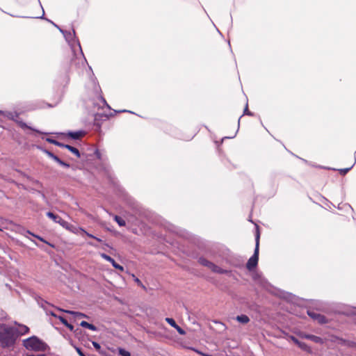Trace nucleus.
Returning <instances> with one entry per match:
<instances>
[{"label": "nucleus", "mask_w": 356, "mask_h": 356, "mask_svg": "<svg viewBox=\"0 0 356 356\" xmlns=\"http://www.w3.org/2000/svg\"><path fill=\"white\" fill-rule=\"evenodd\" d=\"M0 330V346L3 348L13 347L19 337L17 327L1 324Z\"/></svg>", "instance_id": "1"}, {"label": "nucleus", "mask_w": 356, "mask_h": 356, "mask_svg": "<svg viewBox=\"0 0 356 356\" xmlns=\"http://www.w3.org/2000/svg\"><path fill=\"white\" fill-rule=\"evenodd\" d=\"M24 347L33 351H45L49 346L38 337L33 335L22 341Z\"/></svg>", "instance_id": "2"}, {"label": "nucleus", "mask_w": 356, "mask_h": 356, "mask_svg": "<svg viewBox=\"0 0 356 356\" xmlns=\"http://www.w3.org/2000/svg\"><path fill=\"white\" fill-rule=\"evenodd\" d=\"M259 240H260V232L259 227L255 225V248L253 254L248 259L246 263V268L249 271H252L255 269L258 265L259 261Z\"/></svg>", "instance_id": "3"}, {"label": "nucleus", "mask_w": 356, "mask_h": 356, "mask_svg": "<svg viewBox=\"0 0 356 356\" xmlns=\"http://www.w3.org/2000/svg\"><path fill=\"white\" fill-rule=\"evenodd\" d=\"M60 32L63 35L65 40L70 46L74 54L75 53V50H74L75 45H77L79 47L81 55L82 56L84 61L87 63L86 58H85L83 52L82 51L80 42L76 36V32H75L74 29L72 28V32L70 31L60 29Z\"/></svg>", "instance_id": "4"}, {"label": "nucleus", "mask_w": 356, "mask_h": 356, "mask_svg": "<svg viewBox=\"0 0 356 356\" xmlns=\"http://www.w3.org/2000/svg\"><path fill=\"white\" fill-rule=\"evenodd\" d=\"M197 261L202 266L209 268L213 273L220 275H227L229 276L232 275L231 270L222 269V268L219 267L212 261H209L204 257H199Z\"/></svg>", "instance_id": "5"}, {"label": "nucleus", "mask_w": 356, "mask_h": 356, "mask_svg": "<svg viewBox=\"0 0 356 356\" xmlns=\"http://www.w3.org/2000/svg\"><path fill=\"white\" fill-rule=\"evenodd\" d=\"M46 216L49 218L51 219L54 222L58 223L60 225L67 230H70L72 225L68 222L63 220L60 216L51 211L47 212Z\"/></svg>", "instance_id": "6"}, {"label": "nucleus", "mask_w": 356, "mask_h": 356, "mask_svg": "<svg viewBox=\"0 0 356 356\" xmlns=\"http://www.w3.org/2000/svg\"><path fill=\"white\" fill-rule=\"evenodd\" d=\"M86 134L85 130L69 131L65 135L72 140H79Z\"/></svg>", "instance_id": "7"}, {"label": "nucleus", "mask_w": 356, "mask_h": 356, "mask_svg": "<svg viewBox=\"0 0 356 356\" xmlns=\"http://www.w3.org/2000/svg\"><path fill=\"white\" fill-rule=\"evenodd\" d=\"M291 340L297 345L301 350L307 352V353H311L312 350L310 346H309L306 343L300 341L298 338H296L294 336H290Z\"/></svg>", "instance_id": "8"}, {"label": "nucleus", "mask_w": 356, "mask_h": 356, "mask_svg": "<svg viewBox=\"0 0 356 356\" xmlns=\"http://www.w3.org/2000/svg\"><path fill=\"white\" fill-rule=\"evenodd\" d=\"M165 321L173 328H175L177 332L181 335H185L186 331L177 325L176 321L172 318L167 317L165 318Z\"/></svg>", "instance_id": "9"}, {"label": "nucleus", "mask_w": 356, "mask_h": 356, "mask_svg": "<svg viewBox=\"0 0 356 356\" xmlns=\"http://www.w3.org/2000/svg\"><path fill=\"white\" fill-rule=\"evenodd\" d=\"M101 257L103 259H104L106 261H109L115 269H118L120 271L124 270V267L120 265L119 264H118L115 261V259L113 258H112L111 256H109L105 253H102V254H101Z\"/></svg>", "instance_id": "10"}, {"label": "nucleus", "mask_w": 356, "mask_h": 356, "mask_svg": "<svg viewBox=\"0 0 356 356\" xmlns=\"http://www.w3.org/2000/svg\"><path fill=\"white\" fill-rule=\"evenodd\" d=\"M337 343L339 345L346 346L348 348H355L356 347V343L353 341L344 339L343 338H338L337 339Z\"/></svg>", "instance_id": "11"}, {"label": "nucleus", "mask_w": 356, "mask_h": 356, "mask_svg": "<svg viewBox=\"0 0 356 356\" xmlns=\"http://www.w3.org/2000/svg\"><path fill=\"white\" fill-rule=\"evenodd\" d=\"M60 147L67 149L70 152H72L73 154H74L77 158H81V153L76 147H73L70 145H67V144H64L63 143L60 145Z\"/></svg>", "instance_id": "12"}, {"label": "nucleus", "mask_w": 356, "mask_h": 356, "mask_svg": "<svg viewBox=\"0 0 356 356\" xmlns=\"http://www.w3.org/2000/svg\"><path fill=\"white\" fill-rule=\"evenodd\" d=\"M56 309L62 312H65V313L71 314V315L74 316V317H84V318L88 317L85 314L79 312L64 309H61L60 307H56Z\"/></svg>", "instance_id": "13"}, {"label": "nucleus", "mask_w": 356, "mask_h": 356, "mask_svg": "<svg viewBox=\"0 0 356 356\" xmlns=\"http://www.w3.org/2000/svg\"><path fill=\"white\" fill-rule=\"evenodd\" d=\"M15 122H17V124L23 129H31L36 133H38V134H47V133H43L32 127H30L29 126L26 122H23L22 120H15Z\"/></svg>", "instance_id": "14"}, {"label": "nucleus", "mask_w": 356, "mask_h": 356, "mask_svg": "<svg viewBox=\"0 0 356 356\" xmlns=\"http://www.w3.org/2000/svg\"><path fill=\"white\" fill-rule=\"evenodd\" d=\"M303 337L307 339L311 340L316 343H323V339L316 335L305 334H304Z\"/></svg>", "instance_id": "15"}, {"label": "nucleus", "mask_w": 356, "mask_h": 356, "mask_svg": "<svg viewBox=\"0 0 356 356\" xmlns=\"http://www.w3.org/2000/svg\"><path fill=\"white\" fill-rule=\"evenodd\" d=\"M26 233H27V234H30V235H31V236H33V237H35V238L38 239L39 241H42V242H43V243H44L47 244V245H49L50 247H51V248H55V245H54L53 243H50V242L47 241V240H45L43 237L40 236V235L35 234H34V233L31 232V231H29V230H27V231H26Z\"/></svg>", "instance_id": "16"}, {"label": "nucleus", "mask_w": 356, "mask_h": 356, "mask_svg": "<svg viewBox=\"0 0 356 356\" xmlns=\"http://www.w3.org/2000/svg\"><path fill=\"white\" fill-rule=\"evenodd\" d=\"M15 324L17 325L19 327V329H18L19 337L28 334L30 330L28 326L22 324H19L16 321L15 322Z\"/></svg>", "instance_id": "17"}, {"label": "nucleus", "mask_w": 356, "mask_h": 356, "mask_svg": "<svg viewBox=\"0 0 356 356\" xmlns=\"http://www.w3.org/2000/svg\"><path fill=\"white\" fill-rule=\"evenodd\" d=\"M92 344L95 348V350L102 355V356H108V353L102 349L100 344L97 341H92Z\"/></svg>", "instance_id": "18"}, {"label": "nucleus", "mask_w": 356, "mask_h": 356, "mask_svg": "<svg viewBox=\"0 0 356 356\" xmlns=\"http://www.w3.org/2000/svg\"><path fill=\"white\" fill-rule=\"evenodd\" d=\"M236 320L241 324H247L250 321V318L246 314L236 316Z\"/></svg>", "instance_id": "19"}, {"label": "nucleus", "mask_w": 356, "mask_h": 356, "mask_svg": "<svg viewBox=\"0 0 356 356\" xmlns=\"http://www.w3.org/2000/svg\"><path fill=\"white\" fill-rule=\"evenodd\" d=\"M80 326H81L82 327H85V328H87V329H89L92 331H97V327L92 324V323H90L87 321H82L81 323H80Z\"/></svg>", "instance_id": "20"}, {"label": "nucleus", "mask_w": 356, "mask_h": 356, "mask_svg": "<svg viewBox=\"0 0 356 356\" xmlns=\"http://www.w3.org/2000/svg\"><path fill=\"white\" fill-rule=\"evenodd\" d=\"M19 115V114L17 113V112H11V111H5V114H4V117L9 119V120H13V121H15V118H17Z\"/></svg>", "instance_id": "21"}, {"label": "nucleus", "mask_w": 356, "mask_h": 356, "mask_svg": "<svg viewBox=\"0 0 356 356\" xmlns=\"http://www.w3.org/2000/svg\"><path fill=\"white\" fill-rule=\"evenodd\" d=\"M113 219L120 227H124L126 225L125 220L121 216L115 215Z\"/></svg>", "instance_id": "22"}, {"label": "nucleus", "mask_w": 356, "mask_h": 356, "mask_svg": "<svg viewBox=\"0 0 356 356\" xmlns=\"http://www.w3.org/2000/svg\"><path fill=\"white\" fill-rule=\"evenodd\" d=\"M38 302V305H40V307H42L44 310H47L48 307H53L52 305H50L48 302H47L46 300H44L43 299H41Z\"/></svg>", "instance_id": "23"}, {"label": "nucleus", "mask_w": 356, "mask_h": 356, "mask_svg": "<svg viewBox=\"0 0 356 356\" xmlns=\"http://www.w3.org/2000/svg\"><path fill=\"white\" fill-rule=\"evenodd\" d=\"M46 141L48 142L50 144H53L56 146H58L59 147H60V145L62 144L61 142L53 138H46Z\"/></svg>", "instance_id": "24"}, {"label": "nucleus", "mask_w": 356, "mask_h": 356, "mask_svg": "<svg viewBox=\"0 0 356 356\" xmlns=\"http://www.w3.org/2000/svg\"><path fill=\"white\" fill-rule=\"evenodd\" d=\"M307 313V315L314 320H316V318H318V317H319V314H320L319 313H317L312 309H308Z\"/></svg>", "instance_id": "25"}, {"label": "nucleus", "mask_w": 356, "mask_h": 356, "mask_svg": "<svg viewBox=\"0 0 356 356\" xmlns=\"http://www.w3.org/2000/svg\"><path fill=\"white\" fill-rule=\"evenodd\" d=\"M118 352L120 356H131V353L128 350L121 347L118 348Z\"/></svg>", "instance_id": "26"}, {"label": "nucleus", "mask_w": 356, "mask_h": 356, "mask_svg": "<svg viewBox=\"0 0 356 356\" xmlns=\"http://www.w3.org/2000/svg\"><path fill=\"white\" fill-rule=\"evenodd\" d=\"M22 175L23 176L26 177L29 180L31 181L33 184H36L40 187H42V184L40 181L32 179L30 176L26 175L25 173H23Z\"/></svg>", "instance_id": "27"}, {"label": "nucleus", "mask_w": 356, "mask_h": 356, "mask_svg": "<svg viewBox=\"0 0 356 356\" xmlns=\"http://www.w3.org/2000/svg\"><path fill=\"white\" fill-rule=\"evenodd\" d=\"M316 321H317L320 324H325L327 322V318L321 314H319V317H318Z\"/></svg>", "instance_id": "28"}, {"label": "nucleus", "mask_w": 356, "mask_h": 356, "mask_svg": "<svg viewBox=\"0 0 356 356\" xmlns=\"http://www.w3.org/2000/svg\"><path fill=\"white\" fill-rule=\"evenodd\" d=\"M79 356H86L80 347L72 344Z\"/></svg>", "instance_id": "29"}, {"label": "nucleus", "mask_w": 356, "mask_h": 356, "mask_svg": "<svg viewBox=\"0 0 356 356\" xmlns=\"http://www.w3.org/2000/svg\"><path fill=\"white\" fill-rule=\"evenodd\" d=\"M353 165H352L351 167L350 168H341V169H339V172L341 175H345L346 174H347L350 170V169L353 168Z\"/></svg>", "instance_id": "30"}, {"label": "nucleus", "mask_w": 356, "mask_h": 356, "mask_svg": "<svg viewBox=\"0 0 356 356\" xmlns=\"http://www.w3.org/2000/svg\"><path fill=\"white\" fill-rule=\"evenodd\" d=\"M243 115L253 116L254 113L248 110V103L245 105V107L243 111Z\"/></svg>", "instance_id": "31"}, {"label": "nucleus", "mask_w": 356, "mask_h": 356, "mask_svg": "<svg viewBox=\"0 0 356 356\" xmlns=\"http://www.w3.org/2000/svg\"><path fill=\"white\" fill-rule=\"evenodd\" d=\"M241 117H242V116H241V117L239 118L238 120V129H237V130H236V131L235 134H234V136H225V137H223V138H222V141H223V140H225V139L234 138L236 136V133L238 132V129H239V125H240V119H241Z\"/></svg>", "instance_id": "32"}, {"label": "nucleus", "mask_w": 356, "mask_h": 356, "mask_svg": "<svg viewBox=\"0 0 356 356\" xmlns=\"http://www.w3.org/2000/svg\"><path fill=\"white\" fill-rule=\"evenodd\" d=\"M40 149L46 154L47 155L50 159L53 157L54 156V153L51 152V151L47 149H44V148H40Z\"/></svg>", "instance_id": "33"}, {"label": "nucleus", "mask_w": 356, "mask_h": 356, "mask_svg": "<svg viewBox=\"0 0 356 356\" xmlns=\"http://www.w3.org/2000/svg\"><path fill=\"white\" fill-rule=\"evenodd\" d=\"M47 315H50L55 317H57V314L52 310H49V308L47 309V310H44Z\"/></svg>", "instance_id": "34"}, {"label": "nucleus", "mask_w": 356, "mask_h": 356, "mask_svg": "<svg viewBox=\"0 0 356 356\" xmlns=\"http://www.w3.org/2000/svg\"><path fill=\"white\" fill-rule=\"evenodd\" d=\"M99 99L101 100V102L104 104V105H105L108 108L111 109V107L110 106L107 104L106 99H104V97L102 95H99Z\"/></svg>", "instance_id": "35"}, {"label": "nucleus", "mask_w": 356, "mask_h": 356, "mask_svg": "<svg viewBox=\"0 0 356 356\" xmlns=\"http://www.w3.org/2000/svg\"><path fill=\"white\" fill-rule=\"evenodd\" d=\"M59 165L63 168H69L71 167L70 164L61 160L60 163H59Z\"/></svg>", "instance_id": "36"}, {"label": "nucleus", "mask_w": 356, "mask_h": 356, "mask_svg": "<svg viewBox=\"0 0 356 356\" xmlns=\"http://www.w3.org/2000/svg\"><path fill=\"white\" fill-rule=\"evenodd\" d=\"M189 349L192 350L193 351L195 352L196 353H197L198 355L202 356L204 353L198 349H197L196 348H194V347H190Z\"/></svg>", "instance_id": "37"}, {"label": "nucleus", "mask_w": 356, "mask_h": 356, "mask_svg": "<svg viewBox=\"0 0 356 356\" xmlns=\"http://www.w3.org/2000/svg\"><path fill=\"white\" fill-rule=\"evenodd\" d=\"M95 155L96 156V157L99 159V160H102V154L101 152H99V150L98 149H96L95 151Z\"/></svg>", "instance_id": "38"}, {"label": "nucleus", "mask_w": 356, "mask_h": 356, "mask_svg": "<svg viewBox=\"0 0 356 356\" xmlns=\"http://www.w3.org/2000/svg\"><path fill=\"white\" fill-rule=\"evenodd\" d=\"M56 318L59 319V321L63 324L65 325L67 321L62 316H59V315H57V317H56Z\"/></svg>", "instance_id": "39"}, {"label": "nucleus", "mask_w": 356, "mask_h": 356, "mask_svg": "<svg viewBox=\"0 0 356 356\" xmlns=\"http://www.w3.org/2000/svg\"><path fill=\"white\" fill-rule=\"evenodd\" d=\"M66 327H67L71 332H73L74 330V327L69 323L68 322H67L65 325H64Z\"/></svg>", "instance_id": "40"}, {"label": "nucleus", "mask_w": 356, "mask_h": 356, "mask_svg": "<svg viewBox=\"0 0 356 356\" xmlns=\"http://www.w3.org/2000/svg\"><path fill=\"white\" fill-rule=\"evenodd\" d=\"M51 159L54 160L55 162H56L58 164H59L61 161V159L56 154H54L53 157Z\"/></svg>", "instance_id": "41"}, {"label": "nucleus", "mask_w": 356, "mask_h": 356, "mask_svg": "<svg viewBox=\"0 0 356 356\" xmlns=\"http://www.w3.org/2000/svg\"><path fill=\"white\" fill-rule=\"evenodd\" d=\"M35 18L46 19L47 21H48L49 22H50V23H51V24H53V23H54V22H52L51 20L48 19H46V18L44 17V10H43V13H42V15L41 16H40V17H36Z\"/></svg>", "instance_id": "42"}, {"label": "nucleus", "mask_w": 356, "mask_h": 356, "mask_svg": "<svg viewBox=\"0 0 356 356\" xmlns=\"http://www.w3.org/2000/svg\"><path fill=\"white\" fill-rule=\"evenodd\" d=\"M73 332L74 333L75 336H77L78 334H80L82 332V330L79 328H74Z\"/></svg>", "instance_id": "43"}, {"label": "nucleus", "mask_w": 356, "mask_h": 356, "mask_svg": "<svg viewBox=\"0 0 356 356\" xmlns=\"http://www.w3.org/2000/svg\"><path fill=\"white\" fill-rule=\"evenodd\" d=\"M5 317H6L5 312L1 309H0V320L3 319Z\"/></svg>", "instance_id": "44"}, {"label": "nucleus", "mask_w": 356, "mask_h": 356, "mask_svg": "<svg viewBox=\"0 0 356 356\" xmlns=\"http://www.w3.org/2000/svg\"><path fill=\"white\" fill-rule=\"evenodd\" d=\"M38 193L41 196V197H42L43 200L47 199L45 194L42 191H38Z\"/></svg>", "instance_id": "45"}, {"label": "nucleus", "mask_w": 356, "mask_h": 356, "mask_svg": "<svg viewBox=\"0 0 356 356\" xmlns=\"http://www.w3.org/2000/svg\"><path fill=\"white\" fill-rule=\"evenodd\" d=\"M114 112L115 113H124V112L125 113V112H127V113H134V112L128 111V110H120V111L114 110Z\"/></svg>", "instance_id": "46"}, {"label": "nucleus", "mask_w": 356, "mask_h": 356, "mask_svg": "<svg viewBox=\"0 0 356 356\" xmlns=\"http://www.w3.org/2000/svg\"><path fill=\"white\" fill-rule=\"evenodd\" d=\"M252 278H253L254 280H257L259 279H261V275L259 274L256 273V274L253 275Z\"/></svg>", "instance_id": "47"}, {"label": "nucleus", "mask_w": 356, "mask_h": 356, "mask_svg": "<svg viewBox=\"0 0 356 356\" xmlns=\"http://www.w3.org/2000/svg\"><path fill=\"white\" fill-rule=\"evenodd\" d=\"M81 230H82V231H83V232L86 233V234L88 237H90V238H95V236H94L93 234H90V233H88V232H86V231H85V230H83V229H81Z\"/></svg>", "instance_id": "48"}, {"label": "nucleus", "mask_w": 356, "mask_h": 356, "mask_svg": "<svg viewBox=\"0 0 356 356\" xmlns=\"http://www.w3.org/2000/svg\"><path fill=\"white\" fill-rule=\"evenodd\" d=\"M134 281L138 284H141L140 280L138 277H135Z\"/></svg>", "instance_id": "49"}, {"label": "nucleus", "mask_w": 356, "mask_h": 356, "mask_svg": "<svg viewBox=\"0 0 356 356\" xmlns=\"http://www.w3.org/2000/svg\"><path fill=\"white\" fill-rule=\"evenodd\" d=\"M27 356H46L45 354H39V355H28Z\"/></svg>", "instance_id": "50"}, {"label": "nucleus", "mask_w": 356, "mask_h": 356, "mask_svg": "<svg viewBox=\"0 0 356 356\" xmlns=\"http://www.w3.org/2000/svg\"><path fill=\"white\" fill-rule=\"evenodd\" d=\"M108 349L111 351L112 353H115V349L114 348H110L108 347Z\"/></svg>", "instance_id": "51"}, {"label": "nucleus", "mask_w": 356, "mask_h": 356, "mask_svg": "<svg viewBox=\"0 0 356 356\" xmlns=\"http://www.w3.org/2000/svg\"><path fill=\"white\" fill-rule=\"evenodd\" d=\"M53 25H54L56 28H57L59 31H60V29H61L58 25H57V24H55V23H53Z\"/></svg>", "instance_id": "52"}, {"label": "nucleus", "mask_w": 356, "mask_h": 356, "mask_svg": "<svg viewBox=\"0 0 356 356\" xmlns=\"http://www.w3.org/2000/svg\"><path fill=\"white\" fill-rule=\"evenodd\" d=\"M94 239H95L96 241H97L98 242H102V240L97 236H95V238H94Z\"/></svg>", "instance_id": "53"}, {"label": "nucleus", "mask_w": 356, "mask_h": 356, "mask_svg": "<svg viewBox=\"0 0 356 356\" xmlns=\"http://www.w3.org/2000/svg\"><path fill=\"white\" fill-rule=\"evenodd\" d=\"M5 111L0 110V115H3L4 117Z\"/></svg>", "instance_id": "54"}, {"label": "nucleus", "mask_w": 356, "mask_h": 356, "mask_svg": "<svg viewBox=\"0 0 356 356\" xmlns=\"http://www.w3.org/2000/svg\"><path fill=\"white\" fill-rule=\"evenodd\" d=\"M202 356H214V355H209L208 353H204L203 355Z\"/></svg>", "instance_id": "55"}, {"label": "nucleus", "mask_w": 356, "mask_h": 356, "mask_svg": "<svg viewBox=\"0 0 356 356\" xmlns=\"http://www.w3.org/2000/svg\"><path fill=\"white\" fill-rule=\"evenodd\" d=\"M47 106L49 107V108H52L54 107L53 105L50 104H47Z\"/></svg>", "instance_id": "56"}, {"label": "nucleus", "mask_w": 356, "mask_h": 356, "mask_svg": "<svg viewBox=\"0 0 356 356\" xmlns=\"http://www.w3.org/2000/svg\"><path fill=\"white\" fill-rule=\"evenodd\" d=\"M32 241L36 245V246L40 247L35 241Z\"/></svg>", "instance_id": "57"}, {"label": "nucleus", "mask_w": 356, "mask_h": 356, "mask_svg": "<svg viewBox=\"0 0 356 356\" xmlns=\"http://www.w3.org/2000/svg\"><path fill=\"white\" fill-rule=\"evenodd\" d=\"M323 198L325 201L328 202L329 203H330V204H332V203H331L330 202H329V201L327 200V199H326V198H325V197H323Z\"/></svg>", "instance_id": "58"}, {"label": "nucleus", "mask_w": 356, "mask_h": 356, "mask_svg": "<svg viewBox=\"0 0 356 356\" xmlns=\"http://www.w3.org/2000/svg\"><path fill=\"white\" fill-rule=\"evenodd\" d=\"M40 6L41 8H43V6H42V3H40ZM43 10H44V9H42V11Z\"/></svg>", "instance_id": "59"}, {"label": "nucleus", "mask_w": 356, "mask_h": 356, "mask_svg": "<svg viewBox=\"0 0 356 356\" xmlns=\"http://www.w3.org/2000/svg\"><path fill=\"white\" fill-rule=\"evenodd\" d=\"M40 6L41 8H43V6H42V3H40ZM43 10H44V9H42V11Z\"/></svg>", "instance_id": "60"}, {"label": "nucleus", "mask_w": 356, "mask_h": 356, "mask_svg": "<svg viewBox=\"0 0 356 356\" xmlns=\"http://www.w3.org/2000/svg\"><path fill=\"white\" fill-rule=\"evenodd\" d=\"M40 6L41 8H43V6H42V3H40ZM43 10H44V9H42V11Z\"/></svg>", "instance_id": "61"}, {"label": "nucleus", "mask_w": 356, "mask_h": 356, "mask_svg": "<svg viewBox=\"0 0 356 356\" xmlns=\"http://www.w3.org/2000/svg\"><path fill=\"white\" fill-rule=\"evenodd\" d=\"M348 207H350V209H351V210L353 211V208H352V207L350 205L348 204Z\"/></svg>", "instance_id": "62"}, {"label": "nucleus", "mask_w": 356, "mask_h": 356, "mask_svg": "<svg viewBox=\"0 0 356 356\" xmlns=\"http://www.w3.org/2000/svg\"><path fill=\"white\" fill-rule=\"evenodd\" d=\"M230 19H231V23H232V15L230 16Z\"/></svg>", "instance_id": "63"}, {"label": "nucleus", "mask_w": 356, "mask_h": 356, "mask_svg": "<svg viewBox=\"0 0 356 356\" xmlns=\"http://www.w3.org/2000/svg\"><path fill=\"white\" fill-rule=\"evenodd\" d=\"M89 244H90V245H91L95 246V245H94V244H92V243H89Z\"/></svg>", "instance_id": "64"}]
</instances>
